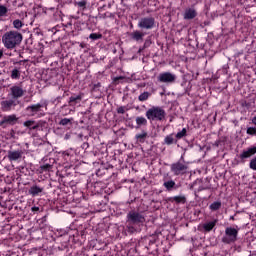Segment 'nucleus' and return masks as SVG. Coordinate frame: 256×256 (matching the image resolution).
I'll list each match as a JSON object with an SVG mask.
<instances>
[{"label": "nucleus", "mask_w": 256, "mask_h": 256, "mask_svg": "<svg viewBox=\"0 0 256 256\" xmlns=\"http://www.w3.org/2000/svg\"><path fill=\"white\" fill-rule=\"evenodd\" d=\"M21 41H23V34L15 30L7 31L2 35V45L5 49H16L21 45Z\"/></svg>", "instance_id": "nucleus-1"}, {"label": "nucleus", "mask_w": 256, "mask_h": 256, "mask_svg": "<svg viewBox=\"0 0 256 256\" xmlns=\"http://www.w3.org/2000/svg\"><path fill=\"white\" fill-rule=\"evenodd\" d=\"M126 229L128 233H136L135 225H143L145 223V215L143 213L131 210L126 216Z\"/></svg>", "instance_id": "nucleus-2"}, {"label": "nucleus", "mask_w": 256, "mask_h": 256, "mask_svg": "<svg viewBox=\"0 0 256 256\" xmlns=\"http://www.w3.org/2000/svg\"><path fill=\"white\" fill-rule=\"evenodd\" d=\"M43 109H47V104L37 103L27 106L25 111L28 117H36V119H39L45 117V110Z\"/></svg>", "instance_id": "nucleus-3"}, {"label": "nucleus", "mask_w": 256, "mask_h": 256, "mask_svg": "<svg viewBox=\"0 0 256 256\" xmlns=\"http://www.w3.org/2000/svg\"><path fill=\"white\" fill-rule=\"evenodd\" d=\"M165 115V110L161 107H152L146 111V117L150 121H163Z\"/></svg>", "instance_id": "nucleus-4"}, {"label": "nucleus", "mask_w": 256, "mask_h": 256, "mask_svg": "<svg viewBox=\"0 0 256 256\" xmlns=\"http://www.w3.org/2000/svg\"><path fill=\"white\" fill-rule=\"evenodd\" d=\"M239 235V229L233 227H227L225 229V235L222 237V242L226 245H231V243H235L237 241V237Z\"/></svg>", "instance_id": "nucleus-5"}, {"label": "nucleus", "mask_w": 256, "mask_h": 256, "mask_svg": "<svg viewBox=\"0 0 256 256\" xmlns=\"http://www.w3.org/2000/svg\"><path fill=\"white\" fill-rule=\"evenodd\" d=\"M7 159L10 161V163H21V161L25 159V150L24 149L9 150L7 153Z\"/></svg>", "instance_id": "nucleus-6"}, {"label": "nucleus", "mask_w": 256, "mask_h": 256, "mask_svg": "<svg viewBox=\"0 0 256 256\" xmlns=\"http://www.w3.org/2000/svg\"><path fill=\"white\" fill-rule=\"evenodd\" d=\"M188 169L189 166L185 164V162L181 161L175 162L170 166V171L173 173V175H185Z\"/></svg>", "instance_id": "nucleus-7"}, {"label": "nucleus", "mask_w": 256, "mask_h": 256, "mask_svg": "<svg viewBox=\"0 0 256 256\" xmlns=\"http://www.w3.org/2000/svg\"><path fill=\"white\" fill-rule=\"evenodd\" d=\"M25 95V89L21 85H13L10 87V91L8 93V97L17 101V99H21Z\"/></svg>", "instance_id": "nucleus-8"}, {"label": "nucleus", "mask_w": 256, "mask_h": 256, "mask_svg": "<svg viewBox=\"0 0 256 256\" xmlns=\"http://www.w3.org/2000/svg\"><path fill=\"white\" fill-rule=\"evenodd\" d=\"M139 29H153L155 27V18L153 17H144L141 18L138 22Z\"/></svg>", "instance_id": "nucleus-9"}, {"label": "nucleus", "mask_w": 256, "mask_h": 256, "mask_svg": "<svg viewBox=\"0 0 256 256\" xmlns=\"http://www.w3.org/2000/svg\"><path fill=\"white\" fill-rule=\"evenodd\" d=\"M18 120L19 118H17V115L15 114L4 116L0 121V127L6 129V127L15 125Z\"/></svg>", "instance_id": "nucleus-10"}, {"label": "nucleus", "mask_w": 256, "mask_h": 256, "mask_svg": "<svg viewBox=\"0 0 256 256\" xmlns=\"http://www.w3.org/2000/svg\"><path fill=\"white\" fill-rule=\"evenodd\" d=\"M177 76L171 72H162L158 76V81L160 83H175Z\"/></svg>", "instance_id": "nucleus-11"}, {"label": "nucleus", "mask_w": 256, "mask_h": 256, "mask_svg": "<svg viewBox=\"0 0 256 256\" xmlns=\"http://www.w3.org/2000/svg\"><path fill=\"white\" fill-rule=\"evenodd\" d=\"M19 101L11 98L9 100H4L0 103L2 111L9 112L12 111V109H15L17 107Z\"/></svg>", "instance_id": "nucleus-12"}, {"label": "nucleus", "mask_w": 256, "mask_h": 256, "mask_svg": "<svg viewBox=\"0 0 256 256\" xmlns=\"http://www.w3.org/2000/svg\"><path fill=\"white\" fill-rule=\"evenodd\" d=\"M217 223V219H214L212 221H206L202 225H200V231H202V233H211V231H213V229H215V227L217 226Z\"/></svg>", "instance_id": "nucleus-13"}, {"label": "nucleus", "mask_w": 256, "mask_h": 256, "mask_svg": "<svg viewBox=\"0 0 256 256\" xmlns=\"http://www.w3.org/2000/svg\"><path fill=\"white\" fill-rule=\"evenodd\" d=\"M197 17V10L194 7L186 8L183 14V19L186 21H191Z\"/></svg>", "instance_id": "nucleus-14"}, {"label": "nucleus", "mask_w": 256, "mask_h": 256, "mask_svg": "<svg viewBox=\"0 0 256 256\" xmlns=\"http://www.w3.org/2000/svg\"><path fill=\"white\" fill-rule=\"evenodd\" d=\"M256 153V146L252 147V148H248L247 150H244L241 154H240V159H249V157H253V155H255Z\"/></svg>", "instance_id": "nucleus-15"}, {"label": "nucleus", "mask_w": 256, "mask_h": 256, "mask_svg": "<svg viewBox=\"0 0 256 256\" xmlns=\"http://www.w3.org/2000/svg\"><path fill=\"white\" fill-rule=\"evenodd\" d=\"M145 35H147V33L141 32L139 30H135L130 34V37L131 39H133V41L139 42V41H143V37H145Z\"/></svg>", "instance_id": "nucleus-16"}, {"label": "nucleus", "mask_w": 256, "mask_h": 256, "mask_svg": "<svg viewBox=\"0 0 256 256\" xmlns=\"http://www.w3.org/2000/svg\"><path fill=\"white\" fill-rule=\"evenodd\" d=\"M28 193L29 195H32V197H37V195L43 193V187L33 185L32 187H30Z\"/></svg>", "instance_id": "nucleus-17"}, {"label": "nucleus", "mask_w": 256, "mask_h": 256, "mask_svg": "<svg viewBox=\"0 0 256 256\" xmlns=\"http://www.w3.org/2000/svg\"><path fill=\"white\" fill-rule=\"evenodd\" d=\"M163 187H165L166 191H173L177 189V184L173 180H168L163 183Z\"/></svg>", "instance_id": "nucleus-18"}, {"label": "nucleus", "mask_w": 256, "mask_h": 256, "mask_svg": "<svg viewBox=\"0 0 256 256\" xmlns=\"http://www.w3.org/2000/svg\"><path fill=\"white\" fill-rule=\"evenodd\" d=\"M136 125V129H141V127H147V119L145 117H137Z\"/></svg>", "instance_id": "nucleus-19"}, {"label": "nucleus", "mask_w": 256, "mask_h": 256, "mask_svg": "<svg viewBox=\"0 0 256 256\" xmlns=\"http://www.w3.org/2000/svg\"><path fill=\"white\" fill-rule=\"evenodd\" d=\"M171 201H174V203H181L182 205H185L187 203V198L183 195L174 196L171 198Z\"/></svg>", "instance_id": "nucleus-20"}, {"label": "nucleus", "mask_w": 256, "mask_h": 256, "mask_svg": "<svg viewBox=\"0 0 256 256\" xmlns=\"http://www.w3.org/2000/svg\"><path fill=\"white\" fill-rule=\"evenodd\" d=\"M135 139L138 143H143L147 139V132L143 130L140 134H136Z\"/></svg>", "instance_id": "nucleus-21"}, {"label": "nucleus", "mask_w": 256, "mask_h": 256, "mask_svg": "<svg viewBox=\"0 0 256 256\" xmlns=\"http://www.w3.org/2000/svg\"><path fill=\"white\" fill-rule=\"evenodd\" d=\"M173 143H177L175 138H173V134H169L164 138V145H173Z\"/></svg>", "instance_id": "nucleus-22"}, {"label": "nucleus", "mask_w": 256, "mask_h": 256, "mask_svg": "<svg viewBox=\"0 0 256 256\" xmlns=\"http://www.w3.org/2000/svg\"><path fill=\"white\" fill-rule=\"evenodd\" d=\"M11 79H20L21 78V71H19V69L14 68L11 71V75H10Z\"/></svg>", "instance_id": "nucleus-23"}, {"label": "nucleus", "mask_w": 256, "mask_h": 256, "mask_svg": "<svg viewBox=\"0 0 256 256\" xmlns=\"http://www.w3.org/2000/svg\"><path fill=\"white\" fill-rule=\"evenodd\" d=\"M81 101V95L71 96L69 99V105H77Z\"/></svg>", "instance_id": "nucleus-24"}, {"label": "nucleus", "mask_w": 256, "mask_h": 256, "mask_svg": "<svg viewBox=\"0 0 256 256\" xmlns=\"http://www.w3.org/2000/svg\"><path fill=\"white\" fill-rule=\"evenodd\" d=\"M209 209L212 211H219V209H221V202L220 201L213 202L212 204H210Z\"/></svg>", "instance_id": "nucleus-25"}, {"label": "nucleus", "mask_w": 256, "mask_h": 256, "mask_svg": "<svg viewBox=\"0 0 256 256\" xmlns=\"http://www.w3.org/2000/svg\"><path fill=\"white\" fill-rule=\"evenodd\" d=\"M149 97H151V93L149 92H143L138 96V101H147V99H149Z\"/></svg>", "instance_id": "nucleus-26"}, {"label": "nucleus", "mask_w": 256, "mask_h": 256, "mask_svg": "<svg viewBox=\"0 0 256 256\" xmlns=\"http://www.w3.org/2000/svg\"><path fill=\"white\" fill-rule=\"evenodd\" d=\"M9 9H7V6L0 5V17H5L7 15Z\"/></svg>", "instance_id": "nucleus-27"}, {"label": "nucleus", "mask_w": 256, "mask_h": 256, "mask_svg": "<svg viewBox=\"0 0 256 256\" xmlns=\"http://www.w3.org/2000/svg\"><path fill=\"white\" fill-rule=\"evenodd\" d=\"M13 27L14 29H21V27H23V22L19 19H16L13 21Z\"/></svg>", "instance_id": "nucleus-28"}, {"label": "nucleus", "mask_w": 256, "mask_h": 256, "mask_svg": "<svg viewBox=\"0 0 256 256\" xmlns=\"http://www.w3.org/2000/svg\"><path fill=\"white\" fill-rule=\"evenodd\" d=\"M187 135V129L183 128L180 132L176 134V139H183Z\"/></svg>", "instance_id": "nucleus-29"}, {"label": "nucleus", "mask_w": 256, "mask_h": 256, "mask_svg": "<svg viewBox=\"0 0 256 256\" xmlns=\"http://www.w3.org/2000/svg\"><path fill=\"white\" fill-rule=\"evenodd\" d=\"M71 121H73V118H64L59 122V125H69L71 124Z\"/></svg>", "instance_id": "nucleus-30"}, {"label": "nucleus", "mask_w": 256, "mask_h": 256, "mask_svg": "<svg viewBox=\"0 0 256 256\" xmlns=\"http://www.w3.org/2000/svg\"><path fill=\"white\" fill-rule=\"evenodd\" d=\"M101 37H103V35L97 33H91L89 35V39H92L93 41H97V39H101Z\"/></svg>", "instance_id": "nucleus-31"}, {"label": "nucleus", "mask_w": 256, "mask_h": 256, "mask_svg": "<svg viewBox=\"0 0 256 256\" xmlns=\"http://www.w3.org/2000/svg\"><path fill=\"white\" fill-rule=\"evenodd\" d=\"M76 5H78L81 9H85L87 7V2L85 0L76 2Z\"/></svg>", "instance_id": "nucleus-32"}, {"label": "nucleus", "mask_w": 256, "mask_h": 256, "mask_svg": "<svg viewBox=\"0 0 256 256\" xmlns=\"http://www.w3.org/2000/svg\"><path fill=\"white\" fill-rule=\"evenodd\" d=\"M35 125V121L33 120H28L26 122H24V127H29V129H31V126Z\"/></svg>", "instance_id": "nucleus-33"}, {"label": "nucleus", "mask_w": 256, "mask_h": 256, "mask_svg": "<svg viewBox=\"0 0 256 256\" xmlns=\"http://www.w3.org/2000/svg\"><path fill=\"white\" fill-rule=\"evenodd\" d=\"M247 133H248V135H255L256 134V128L249 127L247 129Z\"/></svg>", "instance_id": "nucleus-34"}, {"label": "nucleus", "mask_w": 256, "mask_h": 256, "mask_svg": "<svg viewBox=\"0 0 256 256\" xmlns=\"http://www.w3.org/2000/svg\"><path fill=\"white\" fill-rule=\"evenodd\" d=\"M250 169H253L254 171H256V158L251 160V162H250Z\"/></svg>", "instance_id": "nucleus-35"}, {"label": "nucleus", "mask_w": 256, "mask_h": 256, "mask_svg": "<svg viewBox=\"0 0 256 256\" xmlns=\"http://www.w3.org/2000/svg\"><path fill=\"white\" fill-rule=\"evenodd\" d=\"M51 164H44L41 166L42 171H49L51 169Z\"/></svg>", "instance_id": "nucleus-36"}, {"label": "nucleus", "mask_w": 256, "mask_h": 256, "mask_svg": "<svg viewBox=\"0 0 256 256\" xmlns=\"http://www.w3.org/2000/svg\"><path fill=\"white\" fill-rule=\"evenodd\" d=\"M30 129L32 131H37V130H41V126L37 125V124H33Z\"/></svg>", "instance_id": "nucleus-37"}, {"label": "nucleus", "mask_w": 256, "mask_h": 256, "mask_svg": "<svg viewBox=\"0 0 256 256\" xmlns=\"http://www.w3.org/2000/svg\"><path fill=\"white\" fill-rule=\"evenodd\" d=\"M117 113H120L121 115H123L125 113V107L121 106L117 109Z\"/></svg>", "instance_id": "nucleus-38"}, {"label": "nucleus", "mask_w": 256, "mask_h": 256, "mask_svg": "<svg viewBox=\"0 0 256 256\" xmlns=\"http://www.w3.org/2000/svg\"><path fill=\"white\" fill-rule=\"evenodd\" d=\"M32 213H37L38 211H40V208L38 206H34L31 208Z\"/></svg>", "instance_id": "nucleus-39"}, {"label": "nucleus", "mask_w": 256, "mask_h": 256, "mask_svg": "<svg viewBox=\"0 0 256 256\" xmlns=\"http://www.w3.org/2000/svg\"><path fill=\"white\" fill-rule=\"evenodd\" d=\"M123 79H124L123 76L115 77V78H114V83H117V81H121V80H123Z\"/></svg>", "instance_id": "nucleus-40"}, {"label": "nucleus", "mask_w": 256, "mask_h": 256, "mask_svg": "<svg viewBox=\"0 0 256 256\" xmlns=\"http://www.w3.org/2000/svg\"><path fill=\"white\" fill-rule=\"evenodd\" d=\"M64 159H69V152L65 151L63 152Z\"/></svg>", "instance_id": "nucleus-41"}, {"label": "nucleus", "mask_w": 256, "mask_h": 256, "mask_svg": "<svg viewBox=\"0 0 256 256\" xmlns=\"http://www.w3.org/2000/svg\"><path fill=\"white\" fill-rule=\"evenodd\" d=\"M0 59H3V50H0Z\"/></svg>", "instance_id": "nucleus-42"}, {"label": "nucleus", "mask_w": 256, "mask_h": 256, "mask_svg": "<svg viewBox=\"0 0 256 256\" xmlns=\"http://www.w3.org/2000/svg\"><path fill=\"white\" fill-rule=\"evenodd\" d=\"M252 122L256 125V116L252 119Z\"/></svg>", "instance_id": "nucleus-43"}, {"label": "nucleus", "mask_w": 256, "mask_h": 256, "mask_svg": "<svg viewBox=\"0 0 256 256\" xmlns=\"http://www.w3.org/2000/svg\"><path fill=\"white\" fill-rule=\"evenodd\" d=\"M230 221H235V216H230Z\"/></svg>", "instance_id": "nucleus-44"}, {"label": "nucleus", "mask_w": 256, "mask_h": 256, "mask_svg": "<svg viewBox=\"0 0 256 256\" xmlns=\"http://www.w3.org/2000/svg\"><path fill=\"white\" fill-rule=\"evenodd\" d=\"M181 159H183V156H181Z\"/></svg>", "instance_id": "nucleus-45"}, {"label": "nucleus", "mask_w": 256, "mask_h": 256, "mask_svg": "<svg viewBox=\"0 0 256 256\" xmlns=\"http://www.w3.org/2000/svg\"><path fill=\"white\" fill-rule=\"evenodd\" d=\"M0 205H1V202H0Z\"/></svg>", "instance_id": "nucleus-46"}]
</instances>
